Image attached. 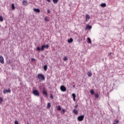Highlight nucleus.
Returning a JSON list of instances; mask_svg holds the SVG:
<instances>
[{"label":"nucleus","mask_w":124,"mask_h":124,"mask_svg":"<svg viewBox=\"0 0 124 124\" xmlns=\"http://www.w3.org/2000/svg\"><path fill=\"white\" fill-rule=\"evenodd\" d=\"M37 77L40 82H41V81H45V76L42 74H38Z\"/></svg>","instance_id":"nucleus-2"},{"label":"nucleus","mask_w":124,"mask_h":124,"mask_svg":"<svg viewBox=\"0 0 124 124\" xmlns=\"http://www.w3.org/2000/svg\"><path fill=\"white\" fill-rule=\"evenodd\" d=\"M87 29H88V30H91V29H92V26L88 25L87 27Z\"/></svg>","instance_id":"nucleus-28"},{"label":"nucleus","mask_w":124,"mask_h":124,"mask_svg":"<svg viewBox=\"0 0 124 124\" xmlns=\"http://www.w3.org/2000/svg\"><path fill=\"white\" fill-rule=\"evenodd\" d=\"M60 90L62 92H66V88L63 85L61 86Z\"/></svg>","instance_id":"nucleus-6"},{"label":"nucleus","mask_w":124,"mask_h":124,"mask_svg":"<svg viewBox=\"0 0 124 124\" xmlns=\"http://www.w3.org/2000/svg\"><path fill=\"white\" fill-rule=\"evenodd\" d=\"M73 112L75 115H78V110L74 109Z\"/></svg>","instance_id":"nucleus-12"},{"label":"nucleus","mask_w":124,"mask_h":124,"mask_svg":"<svg viewBox=\"0 0 124 124\" xmlns=\"http://www.w3.org/2000/svg\"><path fill=\"white\" fill-rule=\"evenodd\" d=\"M12 10H15V5H14V3L12 4Z\"/></svg>","instance_id":"nucleus-15"},{"label":"nucleus","mask_w":124,"mask_h":124,"mask_svg":"<svg viewBox=\"0 0 124 124\" xmlns=\"http://www.w3.org/2000/svg\"><path fill=\"white\" fill-rule=\"evenodd\" d=\"M33 11L35 12H37V13H39V12H40V10H39V9H33Z\"/></svg>","instance_id":"nucleus-14"},{"label":"nucleus","mask_w":124,"mask_h":124,"mask_svg":"<svg viewBox=\"0 0 124 124\" xmlns=\"http://www.w3.org/2000/svg\"><path fill=\"white\" fill-rule=\"evenodd\" d=\"M53 2L55 4H57L58 3V2L59 1V0H52Z\"/></svg>","instance_id":"nucleus-23"},{"label":"nucleus","mask_w":124,"mask_h":124,"mask_svg":"<svg viewBox=\"0 0 124 124\" xmlns=\"http://www.w3.org/2000/svg\"><path fill=\"white\" fill-rule=\"evenodd\" d=\"M63 60L64 62H66V61H67V60H68V59L67 58V57L66 56H64V57L63 58Z\"/></svg>","instance_id":"nucleus-20"},{"label":"nucleus","mask_w":124,"mask_h":124,"mask_svg":"<svg viewBox=\"0 0 124 124\" xmlns=\"http://www.w3.org/2000/svg\"><path fill=\"white\" fill-rule=\"evenodd\" d=\"M73 87H74V88L75 87V86L74 85Z\"/></svg>","instance_id":"nucleus-39"},{"label":"nucleus","mask_w":124,"mask_h":124,"mask_svg":"<svg viewBox=\"0 0 124 124\" xmlns=\"http://www.w3.org/2000/svg\"><path fill=\"white\" fill-rule=\"evenodd\" d=\"M42 93L43 94H44V95H46V96L48 95V93H47V91H45V90L43 91Z\"/></svg>","instance_id":"nucleus-10"},{"label":"nucleus","mask_w":124,"mask_h":124,"mask_svg":"<svg viewBox=\"0 0 124 124\" xmlns=\"http://www.w3.org/2000/svg\"><path fill=\"white\" fill-rule=\"evenodd\" d=\"M47 108H48V109H50V108H51V103H47Z\"/></svg>","instance_id":"nucleus-19"},{"label":"nucleus","mask_w":124,"mask_h":124,"mask_svg":"<svg viewBox=\"0 0 124 124\" xmlns=\"http://www.w3.org/2000/svg\"><path fill=\"white\" fill-rule=\"evenodd\" d=\"M77 107H78V105H76L75 106V108H77Z\"/></svg>","instance_id":"nucleus-33"},{"label":"nucleus","mask_w":124,"mask_h":124,"mask_svg":"<svg viewBox=\"0 0 124 124\" xmlns=\"http://www.w3.org/2000/svg\"><path fill=\"white\" fill-rule=\"evenodd\" d=\"M47 1H48V2H51V0H47Z\"/></svg>","instance_id":"nucleus-36"},{"label":"nucleus","mask_w":124,"mask_h":124,"mask_svg":"<svg viewBox=\"0 0 124 124\" xmlns=\"http://www.w3.org/2000/svg\"><path fill=\"white\" fill-rule=\"evenodd\" d=\"M90 93L91 94H92V95L94 94V91H93V90H91Z\"/></svg>","instance_id":"nucleus-26"},{"label":"nucleus","mask_w":124,"mask_h":124,"mask_svg":"<svg viewBox=\"0 0 124 124\" xmlns=\"http://www.w3.org/2000/svg\"><path fill=\"white\" fill-rule=\"evenodd\" d=\"M87 40H88V43H92V40H91V38L88 37L87 38Z\"/></svg>","instance_id":"nucleus-25"},{"label":"nucleus","mask_w":124,"mask_h":124,"mask_svg":"<svg viewBox=\"0 0 124 124\" xmlns=\"http://www.w3.org/2000/svg\"><path fill=\"white\" fill-rule=\"evenodd\" d=\"M84 118L85 116L80 115L78 117V122H83V121H84Z\"/></svg>","instance_id":"nucleus-4"},{"label":"nucleus","mask_w":124,"mask_h":124,"mask_svg":"<svg viewBox=\"0 0 124 124\" xmlns=\"http://www.w3.org/2000/svg\"><path fill=\"white\" fill-rule=\"evenodd\" d=\"M15 124H19V122L17 121H15Z\"/></svg>","instance_id":"nucleus-32"},{"label":"nucleus","mask_w":124,"mask_h":124,"mask_svg":"<svg viewBox=\"0 0 124 124\" xmlns=\"http://www.w3.org/2000/svg\"><path fill=\"white\" fill-rule=\"evenodd\" d=\"M72 96H73V98H76V94H75V93H73Z\"/></svg>","instance_id":"nucleus-29"},{"label":"nucleus","mask_w":124,"mask_h":124,"mask_svg":"<svg viewBox=\"0 0 124 124\" xmlns=\"http://www.w3.org/2000/svg\"><path fill=\"white\" fill-rule=\"evenodd\" d=\"M95 97H96V98H98V97H99V94L96 93L95 94Z\"/></svg>","instance_id":"nucleus-21"},{"label":"nucleus","mask_w":124,"mask_h":124,"mask_svg":"<svg viewBox=\"0 0 124 124\" xmlns=\"http://www.w3.org/2000/svg\"><path fill=\"white\" fill-rule=\"evenodd\" d=\"M45 21H46V22H49V17L47 16H45Z\"/></svg>","instance_id":"nucleus-18"},{"label":"nucleus","mask_w":124,"mask_h":124,"mask_svg":"<svg viewBox=\"0 0 124 124\" xmlns=\"http://www.w3.org/2000/svg\"><path fill=\"white\" fill-rule=\"evenodd\" d=\"M3 101V98H2V97H0V104H1Z\"/></svg>","instance_id":"nucleus-22"},{"label":"nucleus","mask_w":124,"mask_h":124,"mask_svg":"<svg viewBox=\"0 0 124 124\" xmlns=\"http://www.w3.org/2000/svg\"><path fill=\"white\" fill-rule=\"evenodd\" d=\"M46 48V49H48L49 48V45H44L42 46V48H41L40 47L38 46L36 47L37 51H44V49Z\"/></svg>","instance_id":"nucleus-1"},{"label":"nucleus","mask_w":124,"mask_h":124,"mask_svg":"<svg viewBox=\"0 0 124 124\" xmlns=\"http://www.w3.org/2000/svg\"><path fill=\"white\" fill-rule=\"evenodd\" d=\"M3 93L5 94L6 93H11V90L10 89H4L3 91Z\"/></svg>","instance_id":"nucleus-7"},{"label":"nucleus","mask_w":124,"mask_h":124,"mask_svg":"<svg viewBox=\"0 0 124 124\" xmlns=\"http://www.w3.org/2000/svg\"><path fill=\"white\" fill-rule=\"evenodd\" d=\"M109 55H112V53L110 52Z\"/></svg>","instance_id":"nucleus-38"},{"label":"nucleus","mask_w":124,"mask_h":124,"mask_svg":"<svg viewBox=\"0 0 124 124\" xmlns=\"http://www.w3.org/2000/svg\"><path fill=\"white\" fill-rule=\"evenodd\" d=\"M22 3H23V5H25V6H27V5H28V0H23L22 1Z\"/></svg>","instance_id":"nucleus-8"},{"label":"nucleus","mask_w":124,"mask_h":124,"mask_svg":"<svg viewBox=\"0 0 124 124\" xmlns=\"http://www.w3.org/2000/svg\"><path fill=\"white\" fill-rule=\"evenodd\" d=\"M64 113H65V109H62V113L64 114Z\"/></svg>","instance_id":"nucleus-30"},{"label":"nucleus","mask_w":124,"mask_h":124,"mask_svg":"<svg viewBox=\"0 0 124 124\" xmlns=\"http://www.w3.org/2000/svg\"><path fill=\"white\" fill-rule=\"evenodd\" d=\"M73 42V39L72 38H70L68 40V43H72Z\"/></svg>","instance_id":"nucleus-13"},{"label":"nucleus","mask_w":124,"mask_h":124,"mask_svg":"<svg viewBox=\"0 0 124 124\" xmlns=\"http://www.w3.org/2000/svg\"><path fill=\"white\" fill-rule=\"evenodd\" d=\"M100 5H101V7H106V3H102V4H101Z\"/></svg>","instance_id":"nucleus-17"},{"label":"nucleus","mask_w":124,"mask_h":124,"mask_svg":"<svg viewBox=\"0 0 124 124\" xmlns=\"http://www.w3.org/2000/svg\"><path fill=\"white\" fill-rule=\"evenodd\" d=\"M31 60L32 62H35V61H36L35 58H31Z\"/></svg>","instance_id":"nucleus-31"},{"label":"nucleus","mask_w":124,"mask_h":124,"mask_svg":"<svg viewBox=\"0 0 124 124\" xmlns=\"http://www.w3.org/2000/svg\"><path fill=\"white\" fill-rule=\"evenodd\" d=\"M0 22H3V17L1 16H0Z\"/></svg>","instance_id":"nucleus-24"},{"label":"nucleus","mask_w":124,"mask_h":124,"mask_svg":"<svg viewBox=\"0 0 124 124\" xmlns=\"http://www.w3.org/2000/svg\"><path fill=\"white\" fill-rule=\"evenodd\" d=\"M50 10H47V13H50Z\"/></svg>","instance_id":"nucleus-35"},{"label":"nucleus","mask_w":124,"mask_h":124,"mask_svg":"<svg viewBox=\"0 0 124 124\" xmlns=\"http://www.w3.org/2000/svg\"><path fill=\"white\" fill-rule=\"evenodd\" d=\"M50 97H51V98H52V99L54 98V97H53V95H50Z\"/></svg>","instance_id":"nucleus-34"},{"label":"nucleus","mask_w":124,"mask_h":124,"mask_svg":"<svg viewBox=\"0 0 124 124\" xmlns=\"http://www.w3.org/2000/svg\"><path fill=\"white\" fill-rule=\"evenodd\" d=\"M90 15H86V19H85L86 22H88L89 21V20H90Z\"/></svg>","instance_id":"nucleus-9"},{"label":"nucleus","mask_w":124,"mask_h":124,"mask_svg":"<svg viewBox=\"0 0 124 124\" xmlns=\"http://www.w3.org/2000/svg\"><path fill=\"white\" fill-rule=\"evenodd\" d=\"M47 68H48V66H47V65H45L44 66V69L45 71H47Z\"/></svg>","instance_id":"nucleus-16"},{"label":"nucleus","mask_w":124,"mask_h":124,"mask_svg":"<svg viewBox=\"0 0 124 124\" xmlns=\"http://www.w3.org/2000/svg\"><path fill=\"white\" fill-rule=\"evenodd\" d=\"M76 98H73L74 101H76V99H75Z\"/></svg>","instance_id":"nucleus-37"},{"label":"nucleus","mask_w":124,"mask_h":124,"mask_svg":"<svg viewBox=\"0 0 124 124\" xmlns=\"http://www.w3.org/2000/svg\"><path fill=\"white\" fill-rule=\"evenodd\" d=\"M32 93L34 94V95H35L36 96H39L40 93L39 91L36 89L33 90L32 91Z\"/></svg>","instance_id":"nucleus-3"},{"label":"nucleus","mask_w":124,"mask_h":124,"mask_svg":"<svg viewBox=\"0 0 124 124\" xmlns=\"http://www.w3.org/2000/svg\"><path fill=\"white\" fill-rule=\"evenodd\" d=\"M87 75H88V77H92V76L93 75V73H92V72L89 71L87 73Z\"/></svg>","instance_id":"nucleus-11"},{"label":"nucleus","mask_w":124,"mask_h":124,"mask_svg":"<svg viewBox=\"0 0 124 124\" xmlns=\"http://www.w3.org/2000/svg\"><path fill=\"white\" fill-rule=\"evenodd\" d=\"M0 62L2 64H3L4 63V59L3 58V57L2 56L0 55Z\"/></svg>","instance_id":"nucleus-5"},{"label":"nucleus","mask_w":124,"mask_h":124,"mask_svg":"<svg viewBox=\"0 0 124 124\" xmlns=\"http://www.w3.org/2000/svg\"><path fill=\"white\" fill-rule=\"evenodd\" d=\"M57 110L58 111H61L62 110V108H61V106H58V108H57Z\"/></svg>","instance_id":"nucleus-27"}]
</instances>
